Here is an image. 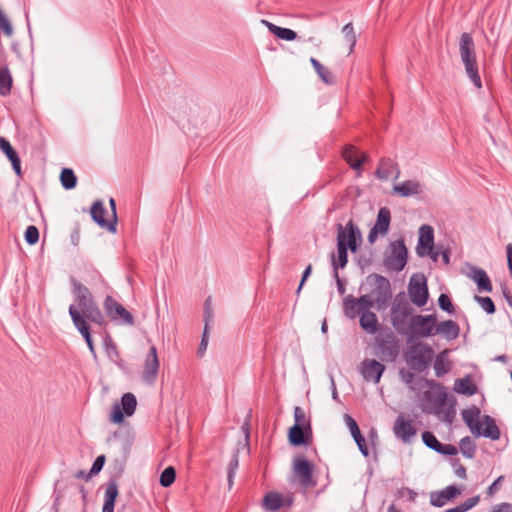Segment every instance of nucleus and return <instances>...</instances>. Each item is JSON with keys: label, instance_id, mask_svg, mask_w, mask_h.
Segmentation results:
<instances>
[{"label": "nucleus", "instance_id": "1", "mask_svg": "<svg viewBox=\"0 0 512 512\" xmlns=\"http://www.w3.org/2000/svg\"><path fill=\"white\" fill-rule=\"evenodd\" d=\"M462 419L469 428L472 435L476 438L484 437L492 441H497L501 437V431L496 424L495 419L490 415H483L480 421L481 410L476 405L462 410Z\"/></svg>", "mask_w": 512, "mask_h": 512}, {"label": "nucleus", "instance_id": "2", "mask_svg": "<svg viewBox=\"0 0 512 512\" xmlns=\"http://www.w3.org/2000/svg\"><path fill=\"white\" fill-rule=\"evenodd\" d=\"M459 53L465 68L466 75L476 88H482V80L479 73L475 43L472 35L468 32L461 34L459 40Z\"/></svg>", "mask_w": 512, "mask_h": 512}, {"label": "nucleus", "instance_id": "3", "mask_svg": "<svg viewBox=\"0 0 512 512\" xmlns=\"http://www.w3.org/2000/svg\"><path fill=\"white\" fill-rule=\"evenodd\" d=\"M420 380L430 388L423 392L422 411L426 414L440 415L450 398L445 386L432 379L420 378Z\"/></svg>", "mask_w": 512, "mask_h": 512}, {"label": "nucleus", "instance_id": "4", "mask_svg": "<svg viewBox=\"0 0 512 512\" xmlns=\"http://www.w3.org/2000/svg\"><path fill=\"white\" fill-rule=\"evenodd\" d=\"M375 355L383 362L392 363L400 354V342L389 328H381L375 336Z\"/></svg>", "mask_w": 512, "mask_h": 512}, {"label": "nucleus", "instance_id": "5", "mask_svg": "<svg viewBox=\"0 0 512 512\" xmlns=\"http://www.w3.org/2000/svg\"><path fill=\"white\" fill-rule=\"evenodd\" d=\"M413 308L404 291L395 295L391 304V324L400 335L408 334L407 318L411 317Z\"/></svg>", "mask_w": 512, "mask_h": 512}, {"label": "nucleus", "instance_id": "6", "mask_svg": "<svg viewBox=\"0 0 512 512\" xmlns=\"http://www.w3.org/2000/svg\"><path fill=\"white\" fill-rule=\"evenodd\" d=\"M434 351L431 346L423 342L410 345L404 353V360L411 370L424 372L431 364Z\"/></svg>", "mask_w": 512, "mask_h": 512}, {"label": "nucleus", "instance_id": "7", "mask_svg": "<svg viewBox=\"0 0 512 512\" xmlns=\"http://www.w3.org/2000/svg\"><path fill=\"white\" fill-rule=\"evenodd\" d=\"M437 323L436 314L429 315H414L409 319L408 341H412L415 338H428L435 335V328Z\"/></svg>", "mask_w": 512, "mask_h": 512}, {"label": "nucleus", "instance_id": "8", "mask_svg": "<svg viewBox=\"0 0 512 512\" xmlns=\"http://www.w3.org/2000/svg\"><path fill=\"white\" fill-rule=\"evenodd\" d=\"M367 283L373 287L371 293L375 296V306L378 311L385 310L392 298L390 280L380 274L372 273L366 277Z\"/></svg>", "mask_w": 512, "mask_h": 512}, {"label": "nucleus", "instance_id": "9", "mask_svg": "<svg viewBox=\"0 0 512 512\" xmlns=\"http://www.w3.org/2000/svg\"><path fill=\"white\" fill-rule=\"evenodd\" d=\"M390 252L385 253L383 266L388 271H402L408 262V249L403 238L391 241Z\"/></svg>", "mask_w": 512, "mask_h": 512}, {"label": "nucleus", "instance_id": "10", "mask_svg": "<svg viewBox=\"0 0 512 512\" xmlns=\"http://www.w3.org/2000/svg\"><path fill=\"white\" fill-rule=\"evenodd\" d=\"M410 301L417 307H423L429 299L427 279L422 273H415L410 277L408 283Z\"/></svg>", "mask_w": 512, "mask_h": 512}, {"label": "nucleus", "instance_id": "11", "mask_svg": "<svg viewBox=\"0 0 512 512\" xmlns=\"http://www.w3.org/2000/svg\"><path fill=\"white\" fill-rule=\"evenodd\" d=\"M137 408V398L131 393H124L120 402H116L110 413V421L114 424H122L126 417H131Z\"/></svg>", "mask_w": 512, "mask_h": 512}, {"label": "nucleus", "instance_id": "12", "mask_svg": "<svg viewBox=\"0 0 512 512\" xmlns=\"http://www.w3.org/2000/svg\"><path fill=\"white\" fill-rule=\"evenodd\" d=\"M360 241V229L352 220H349L345 227L337 224V245L342 242L345 249L355 253Z\"/></svg>", "mask_w": 512, "mask_h": 512}, {"label": "nucleus", "instance_id": "13", "mask_svg": "<svg viewBox=\"0 0 512 512\" xmlns=\"http://www.w3.org/2000/svg\"><path fill=\"white\" fill-rule=\"evenodd\" d=\"M69 316L72 320V323L76 330L80 333L85 343L88 346V349L94 358L97 357L95 345L93 342L92 334H91V326L89 323L85 321V318L81 315L79 309L71 304L68 308Z\"/></svg>", "mask_w": 512, "mask_h": 512}, {"label": "nucleus", "instance_id": "14", "mask_svg": "<svg viewBox=\"0 0 512 512\" xmlns=\"http://www.w3.org/2000/svg\"><path fill=\"white\" fill-rule=\"evenodd\" d=\"M103 307L111 321L119 324L134 325L133 315L111 295L105 297Z\"/></svg>", "mask_w": 512, "mask_h": 512}, {"label": "nucleus", "instance_id": "15", "mask_svg": "<svg viewBox=\"0 0 512 512\" xmlns=\"http://www.w3.org/2000/svg\"><path fill=\"white\" fill-rule=\"evenodd\" d=\"M159 367L160 363L157 355V349L152 345L145 358L142 381L148 385H153L157 380Z\"/></svg>", "mask_w": 512, "mask_h": 512}, {"label": "nucleus", "instance_id": "16", "mask_svg": "<svg viewBox=\"0 0 512 512\" xmlns=\"http://www.w3.org/2000/svg\"><path fill=\"white\" fill-rule=\"evenodd\" d=\"M293 469L304 487H313L316 481L313 479L314 466L304 456H298L293 461Z\"/></svg>", "mask_w": 512, "mask_h": 512}, {"label": "nucleus", "instance_id": "17", "mask_svg": "<svg viewBox=\"0 0 512 512\" xmlns=\"http://www.w3.org/2000/svg\"><path fill=\"white\" fill-rule=\"evenodd\" d=\"M461 492L462 489L455 484H450L441 490L432 491L430 492V505L441 508L448 502L453 501Z\"/></svg>", "mask_w": 512, "mask_h": 512}, {"label": "nucleus", "instance_id": "18", "mask_svg": "<svg viewBox=\"0 0 512 512\" xmlns=\"http://www.w3.org/2000/svg\"><path fill=\"white\" fill-rule=\"evenodd\" d=\"M385 369V365L376 359H365L361 363V375L367 382L378 384Z\"/></svg>", "mask_w": 512, "mask_h": 512}, {"label": "nucleus", "instance_id": "19", "mask_svg": "<svg viewBox=\"0 0 512 512\" xmlns=\"http://www.w3.org/2000/svg\"><path fill=\"white\" fill-rule=\"evenodd\" d=\"M467 270L466 276L474 281L480 292H492L493 286L491 280L484 269L472 264H467Z\"/></svg>", "mask_w": 512, "mask_h": 512}, {"label": "nucleus", "instance_id": "20", "mask_svg": "<svg viewBox=\"0 0 512 512\" xmlns=\"http://www.w3.org/2000/svg\"><path fill=\"white\" fill-rule=\"evenodd\" d=\"M106 209L102 200L98 199L93 202L90 208V215L92 220L101 228H105L110 233H116L115 221L105 218Z\"/></svg>", "mask_w": 512, "mask_h": 512}, {"label": "nucleus", "instance_id": "21", "mask_svg": "<svg viewBox=\"0 0 512 512\" xmlns=\"http://www.w3.org/2000/svg\"><path fill=\"white\" fill-rule=\"evenodd\" d=\"M311 439V425H307L306 427H299L298 424H294L288 430V441L291 446H306L309 444Z\"/></svg>", "mask_w": 512, "mask_h": 512}, {"label": "nucleus", "instance_id": "22", "mask_svg": "<svg viewBox=\"0 0 512 512\" xmlns=\"http://www.w3.org/2000/svg\"><path fill=\"white\" fill-rule=\"evenodd\" d=\"M342 157L351 169L357 171L358 175L362 173V166L369 160L367 154L359 155V151L353 145H346L342 149Z\"/></svg>", "mask_w": 512, "mask_h": 512}, {"label": "nucleus", "instance_id": "23", "mask_svg": "<svg viewBox=\"0 0 512 512\" xmlns=\"http://www.w3.org/2000/svg\"><path fill=\"white\" fill-rule=\"evenodd\" d=\"M393 431L395 436L400 438L404 443H409L411 438L417 433V429L412 421L406 419L403 415H399L396 418Z\"/></svg>", "mask_w": 512, "mask_h": 512}, {"label": "nucleus", "instance_id": "24", "mask_svg": "<svg viewBox=\"0 0 512 512\" xmlns=\"http://www.w3.org/2000/svg\"><path fill=\"white\" fill-rule=\"evenodd\" d=\"M69 281L72 286L74 299L77 302L79 308L82 309L95 301L90 290L75 277L71 276Z\"/></svg>", "mask_w": 512, "mask_h": 512}, {"label": "nucleus", "instance_id": "25", "mask_svg": "<svg viewBox=\"0 0 512 512\" xmlns=\"http://www.w3.org/2000/svg\"><path fill=\"white\" fill-rule=\"evenodd\" d=\"M345 423L350 430L351 436L357 444L359 451L364 457L369 456V449L365 437L362 435L358 423L349 414L344 415Z\"/></svg>", "mask_w": 512, "mask_h": 512}, {"label": "nucleus", "instance_id": "26", "mask_svg": "<svg viewBox=\"0 0 512 512\" xmlns=\"http://www.w3.org/2000/svg\"><path fill=\"white\" fill-rule=\"evenodd\" d=\"M392 170H395L393 179H398L400 176L398 164L389 157H382L379 160L378 167L375 171V176L379 180L386 181L392 175Z\"/></svg>", "mask_w": 512, "mask_h": 512}, {"label": "nucleus", "instance_id": "27", "mask_svg": "<svg viewBox=\"0 0 512 512\" xmlns=\"http://www.w3.org/2000/svg\"><path fill=\"white\" fill-rule=\"evenodd\" d=\"M422 192L421 184L415 180H405L393 186V193L400 197H410Z\"/></svg>", "mask_w": 512, "mask_h": 512}, {"label": "nucleus", "instance_id": "28", "mask_svg": "<svg viewBox=\"0 0 512 512\" xmlns=\"http://www.w3.org/2000/svg\"><path fill=\"white\" fill-rule=\"evenodd\" d=\"M82 310L81 315L87 323L92 322L101 327L106 325L105 316L95 301L82 308Z\"/></svg>", "mask_w": 512, "mask_h": 512}, {"label": "nucleus", "instance_id": "29", "mask_svg": "<svg viewBox=\"0 0 512 512\" xmlns=\"http://www.w3.org/2000/svg\"><path fill=\"white\" fill-rule=\"evenodd\" d=\"M118 495V485L115 480L111 479L105 490L102 512H114Z\"/></svg>", "mask_w": 512, "mask_h": 512}, {"label": "nucleus", "instance_id": "30", "mask_svg": "<svg viewBox=\"0 0 512 512\" xmlns=\"http://www.w3.org/2000/svg\"><path fill=\"white\" fill-rule=\"evenodd\" d=\"M435 334H441L445 339L451 341L459 337L460 328L457 322L445 320L436 325Z\"/></svg>", "mask_w": 512, "mask_h": 512}, {"label": "nucleus", "instance_id": "31", "mask_svg": "<svg viewBox=\"0 0 512 512\" xmlns=\"http://www.w3.org/2000/svg\"><path fill=\"white\" fill-rule=\"evenodd\" d=\"M359 324L363 331L371 335L376 334L380 329L377 315L372 311L361 313Z\"/></svg>", "mask_w": 512, "mask_h": 512}, {"label": "nucleus", "instance_id": "32", "mask_svg": "<svg viewBox=\"0 0 512 512\" xmlns=\"http://www.w3.org/2000/svg\"><path fill=\"white\" fill-rule=\"evenodd\" d=\"M454 390L458 394L472 396L477 393V385L472 380L470 374L465 375L462 378H458L454 383Z\"/></svg>", "mask_w": 512, "mask_h": 512}, {"label": "nucleus", "instance_id": "33", "mask_svg": "<svg viewBox=\"0 0 512 512\" xmlns=\"http://www.w3.org/2000/svg\"><path fill=\"white\" fill-rule=\"evenodd\" d=\"M285 505L283 497L278 492H268L262 500V507L265 511H277Z\"/></svg>", "mask_w": 512, "mask_h": 512}, {"label": "nucleus", "instance_id": "34", "mask_svg": "<svg viewBox=\"0 0 512 512\" xmlns=\"http://www.w3.org/2000/svg\"><path fill=\"white\" fill-rule=\"evenodd\" d=\"M391 223V212L388 207H381L378 210L374 227L380 231L381 235H386L389 231Z\"/></svg>", "mask_w": 512, "mask_h": 512}, {"label": "nucleus", "instance_id": "35", "mask_svg": "<svg viewBox=\"0 0 512 512\" xmlns=\"http://www.w3.org/2000/svg\"><path fill=\"white\" fill-rule=\"evenodd\" d=\"M348 263V250L344 248L342 242L337 245V257L331 254V264L334 273H338V269H344Z\"/></svg>", "mask_w": 512, "mask_h": 512}, {"label": "nucleus", "instance_id": "36", "mask_svg": "<svg viewBox=\"0 0 512 512\" xmlns=\"http://www.w3.org/2000/svg\"><path fill=\"white\" fill-rule=\"evenodd\" d=\"M210 301H211L210 297H208L205 300V315H204V318H205V328H204V332H203V335H202V338H201V342H200L198 350H197V354H198L199 357H203V355L205 354V351L207 349V345H208L207 323H208L209 319L212 318V315H211V312H210Z\"/></svg>", "mask_w": 512, "mask_h": 512}, {"label": "nucleus", "instance_id": "37", "mask_svg": "<svg viewBox=\"0 0 512 512\" xmlns=\"http://www.w3.org/2000/svg\"><path fill=\"white\" fill-rule=\"evenodd\" d=\"M343 313L348 319H355L356 316H360L361 312L358 308L357 300L354 296L348 295L343 300Z\"/></svg>", "mask_w": 512, "mask_h": 512}, {"label": "nucleus", "instance_id": "38", "mask_svg": "<svg viewBox=\"0 0 512 512\" xmlns=\"http://www.w3.org/2000/svg\"><path fill=\"white\" fill-rule=\"evenodd\" d=\"M13 79L7 66L0 69V95L5 97L11 93Z\"/></svg>", "mask_w": 512, "mask_h": 512}, {"label": "nucleus", "instance_id": "39", "mask_svg": "<svg viewBox=\"0 0 512 512\" xmlns=\"http://www.w3.org/2000/svg\"><path fill=\"white\" fill-rule=\"evenodd\" d=\"M447 354L448 350H444L435 358L434 370L437 377H442L443 375L447 374L451 368L449 362L446 359Z\"/></svg>", "mask_w": 512, "mask_h": 512}, {"label": "nucleus", "instance_id": "40", "mask_svg": "<svg viewBox=\"0 0 512 512\" xmlns=\"http://www.w3.org/2000/svg\"><path fill=\"white\" fill-rule=\"evenodd\" d=\"M60 182L65 190H72L77 185V176L71 168H62Z\"/></svg>", "mask_w": 512, "mask_h": 512}, {"label": "nucleus", "instance_id": "41", "mask_svg": "<svg viewBox=\"0 0 512 512\" xmlns=\"http://www.w3.org/2000/svg\"><path fill=\"white\" fill-rule=\"evenodd\" d=\"M310 63L315 69L319 78L326 84H333L334 79L328 68L324 67L316 58L311 57Z\"/></svg>", "mask_w": 512, "mask_h": 512}, {"label": "nucleus", "instance_id": "42", "mask_svg": "<svg viewBox=\"0 0 512 512\" xmlns=\"http://www.w3.org/2000/svg\"><path fill=\"white\" fill-rule=\"evenodd\" d=\"M461 453L464 457L472 459L475 457L476 444L470 436H465L459 443Z\"/></svg>", "mask_w": 512, "mask_h": 512}, {"label": "nucleus", "instance_id": "43", "mask_svg": "<svg viewBox=\"0 0 512 512\" xmlns=\"http://www.w3.org/2000/svg\"><path fill=\"white\" fill-rule=\"evenodd\" d=\"M176 479V470L173 466L166 467L160 474L159 483L162 487H170Z\"/></svg>", "mask_w": 512, "mask_h": 512}, {"label": "nucleus", "instance_id": "44", "mask_svg": "<svg viewBox=\"0 0 512 512\" xmlns=\"http://www.w3.org/2000/svg\"><path fill=\"white\" fill-rule=\"evenodd\" d=\"M479 501L480 496L475 495L455 507L446 509L444 512H467L473 507H475L479 503Z\"/></svg>", "mask_w": 512, "mask_h": 512}, {"label": "nucleus", "instance_id": "45", "mask_svg": "<svg viewBox=\"0 0 512 512\" xmlns=\"http://www.w3.org/2000/svg\"><path fill=\"white\" fill-rule=\"evenodd\" d=\"M238 467H239V451L235 450L233 452V455L230 459V462H229L228 468H227V481H228L229 487H231L233 485V479L235 477L236 471L238 470Z\"/></svg>", "mask_w": 512, "mask_h": 512}, {"label": "nucleus", "instance_id": "46", "mask_svg": "<svg viewBox=\"0 0 512 512\" xmlns=\"http://www.w3.org/2000/svg\"><path fill=\"white\" fill-rule=\"evenodd\" d=\"M456 399L453 396H450L448 404L442 408L443 421L448 424H452L456 415L455 410Z\"/></svg>", "mask_w": 512, "mask_h": 512}, {"label": "nucleus", "instance_id": "47", "mask_svg": "<svg viewBox=\"0 0 512 512\" xmlns=\"http://www.w3.org/2000/svg\"><path fill=\"white\" fill-rule=\"evenodd\" d=\"M418 242L434 245V229L432 226L424 224L419 228Z\"/></svg>", "mask_w": 512, "mask_h": 512}, {"label": "nucleus", "instance_id": "48", "mask_svg": "<svg viewBox=\"0 0 512 512\" xmlns=\"http://www.w3.org/2000/svg\"><path fill=\"white\" fill-rule=\"evenodd\" d=\"M474 300L487 314L492 315L496 312V306L491 297L475 295Z\"/></svg>", "mask_w": 512, "mask_h": 512}, {"label": "nucleus", "instance_id": "49", "mask_svg": "<svg viewBox=\"0 0 512 512\" xmlns=\"http://www.w3.org/2000/svg\"><path fill=\"white\" fill-rule=\"evenodd\" d=\"M422 441L423 443L431 450L437 452L441 442L436 438V436L431 431H424L422 433Z\"/></svg>", "mask_w": 512, "mask_h": 512}, {"label": "nucleus", "instance_id": "50", "mask_svg": "<svg viewBox=\"0 0 512 512\" xmlns=\"http://www.w3.org/2000/svg\"><path fill=\"white\" fill-rule=\"evenodd\" d=\"M356 300L361 313L370 312V309L375 305V299L369 294L361 295Z\"/></svg>", "mask_w": 512, "mask_h": 512}, {"label": "nucleus", "instance_id": "51", "mask_svg": "<svg viewBox=\"0 0 512 512\" xmlns=\"http://www.w3.org/2000/svg\"><path fill=\"white\" fill-rule=\"evenodd\" d=\"M342 34L344 36V39L349 43L350 52H352L356 45V35L352 23H347L346 25L343 26Z\"/></svg>", "mask_w": 512, "mask_h": 512}, {"label": "nucleus", "instance_id": "52", "mask_svg": "<svg viewBox=\"0 0 512 512\" xmlns=\"http://www.w3.org/2000/svg\"><path fill=\"white\" fill-rule=\"evenodd\" d=\"M103 347H104V351L106 352L107 356L110 359H113L114 357L119 356L117 346L115 345L112 338L108 334L104 337Z\"/></svg>", "mask_w": 512, "mask_h": 512}, {"label": "nucleus", "instance_id": "53", "mask_svg": "<svg viewBox=\"0 0 512 512\" xmlns=\"http://www.w3.org/2000/svg\"><path fill=\"white\" fill-rule=\"evenodd\" d=\"M24 239L28 245H35L39 241V230L34 225H29L24 233Z\"/></svg>", "mask_w": 512, "mask_h": 512}, {"label": "nucleus", "instance_id": "54", "mask_svg": "<svg viewBox=\"0 0 512 512\" xmlns=\"http://www.w3.org/2000/svg\"><path fill=\"white\" fill-rule=\"evenodd\" d=\"M438 305L441 310L448 314H452L455 311L451 298L445 293L440 294L438 298Z\"/></svg>", "mask_w": 512, "mask_h": 512}, {"label": "nucleus", "instance_id": "55", "mask_svg": "<svg viewBox=\"0 0 512 512\" xmlns=\"http://www.w3.org/2000/svg\"><path fill=\"white\" fill-rule=\"evenodd\" d=\"M0 30L7 37H11L13 35V26L8 17L0 8Z\"/></svg>", "mask_w": 512, "mask_h": 512}, {"label": "nucleus", "instance_id": "56", "mask_svg": "<svg viewBox=\"0 0 512 512\" xmlns=\"http://www.w3.org/2000/svg\"><path fill=\"white\" fill-rule=\"evenodd\" d=\"M105 462H106L105 455L102 454V455L97 456L92 464V467L90 468V470L88 472V476L98 475L101 472V470L103 469Z\"/></svg>", "mask_w": 512, "mask_h": 512}, {"label": "nucleus", "instance_id": "57", "mask_svg": "<svg viewBox=\"0 0 512 512\" xmlns=\"http://www.w3.org/2000/svg\"><path fill=\"white\" fill-rule=\"evenodd\" d=\"M294 420V424H298L299 427H306L307 425H311L310 420L306 419L304 410L299 406L294 408Z\"/></svg>", "mask_w": 512, "mask_h": 512}, {"label": "nucleus", "instance_id": "58", "mask_svg": "<svg viewBox=\"0 0 512 512\" xmlns=\"http://www.w3.org/2000/svg\"><path fill=\"white\" fill-rule=\"evenodd\" d=\"M276 37L285 41H294L297 38V33L290 28L280 27L277 29Z\"/></svg>", "mask_w": 512, "mask_h": 512}, {"label": "nucleus", "instance_id": "59", "mask_svg": "<svg viewBox=\"0 0 512 512\" xmlns=\"http://www.w3.org/2000/svg\"><path fill=\"white\" fill-rule=\"evenodd\" d=\"M0 150L5 154V156L10 159L15 154H17V151L13 148L10 141L6 139L5 137L0 136Z\"/></svg>", "mask_w": 512, "mask_h": 512}, {"label": "nucleus", "instance_id": "60", "mask_svg": "<svg viewBox=\"0 0 512 512\" xmlns=\"http://www.w3.org/2000/svg\"><path fill=\"white\" fill-rule=\"evenodd\" d=\"M437 453L445 456H455L458 454V448L452 444H440Z\"/></svg>", "mask_w": 512, "mask_h": 512}, {"label": "nucleus", "instance_id": "61", "mask_svg": "<svg viewBox=\"0 0 512 512\" xmlns=\"http://www.w3.org/2000/svg\"><path fill=\"white\" fill-rule=\"evenodd\" d=\"M452 466L457 477L460 479L467 478L466 468L460 463L458 459H454L452 461Z\"/></svg>", "mask_w": 512, "mask_h": 512}, {"label": "nucleus", "instance_id": "62", "mask_svg": "<svg viewBox=\"0 0 512 512\" xmlns=\"http://www.w3.org/2000/svg\"><path fill=\"white\" fill-rule=\"evenodd\" d=\"M504 480V476L501 475L499 476L497 479H495L493 481L492 484H490L486 490V494L487 496L491 497L493 496L500 488V485L502 483V481Z\"/></svg>", "mask_w": 512, "mask_h": 512}, {"label": "nucleus", "instance_id": "63", "mask_svg": "<svg viewBox=\"0 0 512 512\" xmlns=\"http://www.w3.org/2000/svg\"><path fill=\"white\" fill-rule=\"evenodd\" d=\"M433 244H425V243H417L416 253L419 257H425L429 252H431Z\"/></svg>", "mask_w": 512, "mask_h": 512}, {"label": "nucleus", "instance_id": "64", "mask_svg": "<svg viewBox=\"0 0 512 512\" xmlns=\"http://www.w3.org/2000/svg\"><path fill=\"white\" fill-rule=\"evenodd\" d=\"M512 505L508 502L501 503L496 505L491 512H512Z\"/></svg>", "mask_w": 512, "mask_h": 512}]
</instances>
